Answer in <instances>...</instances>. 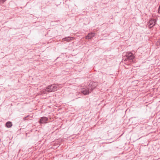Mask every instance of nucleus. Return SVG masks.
Masks as SVG:
<instances>
[{
    "instance_id": "1a4fd4ad",
    "label": "nucleus",
    "mask_w": 160,
    "mask_h": 160,
    "mask_svg": "<svg viewBox=\"0 0 160 160\" xmlns=\"http://www.w3.org/2000/svg\"><path fill=\"white\" fill-rule=\"evenodd\" d=\"M12 126V124L11 122L8 121L5 124V126L7 128H10Z\"/></svg>"
},
{
    "instance_id": "7ed1b4c3",
    "label": "nucleus",
    "mask_w": 160,
    "mask_h": 160,
    "mask_svg": "<svg viewBox=\"0 0 160 160\" xmlns=\"http://www.w3.org/2000/svg\"><path fill=\"white\" fill-rule=\"evenodd\" d=\"M97 85V83L96 82H91L88 86L90 91H92L95 88Z\"/></svg>"
},
{
    "instance_id": "9b49d317",
    "label": "nucleus",
    "mask_w": 160,
    "mask_h": 160,
    "mask_svg": "<svg viewBox=\"0 0 160 160\" xmlns=\"http://www.w3.org/2000/svg\"><path fill=\"white\" fill-rule=\"evenodd\" d=\"M6 0H0V2H1L3 3Z\"/></svg>"
},
{
    "instance_id": "423d86ee",
    "label": "nucleus",
    "mask_w": 160,
    "mask_h": 160,
    "mask_svg": "<svg viewBox=\"0 0 160 160\" xmlns=\"http://www.w3.org/2000/svg\"><path fill=\"white\" fill-rule=\"evenodd\" d=\"M156 23V20L154 19H151L149 21V26L150 28H151L152 27L155 26Z\"/></svg>"
},
{
    "instance_id": "f257e3e1",
    "label": "nucleus",
    "mask_w": 160,
    "mask_h": 160,
    "mask_svg": "<svg viewBox=\"0 0 160 160\" xmlns=\"http://www.w3.org/2000/svg\"><path fill=\"white\" fill-rule=\"evenodd\" d=\"M60 84H53L49 85L45 89V91L50 92H54L57 90L58 88L60 87Z\"/></svg>"
},
{
    "instance_id": "0eeeda50",
    "label": "nucleus",
    "mask_w": 160,
    "mask_h": 160,
    "mask_svg": "<svg viewBox=\"0 0 160 160\" xmlns=\"http://www.w3.org/2000/svg\"><path fill=\"white\" fill-rule=\"evenodd\" d=\"M95 36V34L93 33H89L87 36L86 37V39H90L92 38Z\"/></svg>"
},
{
    "instance_id": "20e7f679",
    "label": "nucleus",
    "mask_w": 160,
    "mask_h": 160,
    "mask_svg": "<svg viewBox=\"0 0 160 160\" xmlns=\"http://www.w3.org/2000/svg\"><path fill=\"white\" fill-rule=\"evenodd\" d=\"M91 91L88 88V86L86 88H82L81 90V92L85 95L89 94L91 93Z\"/></svg>"
},
{
    "instance_id": "6e6552de",
    "label": "nucleus",
    "mask_w": 160,
    "mask_h": 160,
    "mask_svg": "<svg viewBox=\"0 0 160 160\" xmlns=\"http://www.w3.org/2000/svg\"><path fill=\"white\" fill-rule=\"evenodd\" d=\"M73 38L72 37H65L62 39V41H66L68 42H70L72 39Z\"/></svg>"
},
{
    "instance_id": "9d476101",
    "label": "nucleus",
    "mask_w": 160,
    "mask_h": 160,
    "mask_svg": "<svg viewBox=\"0 0 160 160\" xmlns=\"http://www.w3.org/2000/svg\"><path fill=\"white\" fill-rule=\"evenodd\" d=\"M135 119V118H131L130 119V121L132 122V123L133 124H135V122H133Z\"/></svg>"
},
{
    "instance_id": "f03ea898",
    "label": "nucleus",
    "mask_w": 160,
    "mask_h": 160,
    "mask_svg": "<svg viewBox=\"0 0 160 160\" xmlns=\"http://www.w3.org/2000/svg\"><path fill=\"white\" fill-rule=\"evenodd\" d=\"M126 58L125 60H130L131 62H132L134 58L133 54L131 52H126L125 55Z\"/></svg>"
},
{
    "instance_id": "39448f33",
    "label": "nucleus",
    "mask_w": 160,
    "mask_h": 160,
    "mask_svg": "<svg viewBox=\"0 0 160 160\" xmlns=\"http://www.w3.org/2000/svg\"><path fill=\"white\" fill-rule=\"evenodd\" d=\"M48 120V118L46 117H43L41 118L39 120L38 122L40 124H44L47 123V121Z\"/></svg>"
}]
</instances>
